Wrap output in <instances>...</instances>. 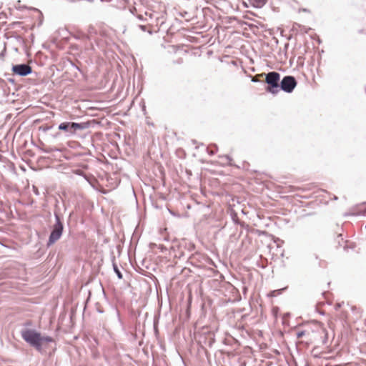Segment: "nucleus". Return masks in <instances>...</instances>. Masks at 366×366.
I'll return each mask as SVG.
<instances>
[{"instance_id":"nucleus-1","label":"nucleus","mask_w":366,"mask_h":366,"mask_svg":"<svg viewBox=\"0 0 366 366\" xmlns=\"http://www.w3.org/2000/svg\"><path fill=\"white\" fill-rule=\"evenodd\" d=\"M303 337H306V341L310 342L317 341L325 342L327 339V332L322 323L313 322L297 333L298 338H302Z\"/></svg>"},{"instance_id":"nucleus-2","label":"nucleus","mask_w":366,"mask_h":366,"mask_svg":"<svg viewBox=\"0 0 366 366\" xmlns=\"http://www.w3.org/2000/svg\"><path fill=\"white\" fill-rule=\"evenodd\" d=\"M22 338L37 350L40 351L43 346L54 342V339L49 336L41 335L34 330H25L21 332Z\"/></svg>"},{"instance_id":"nucleus-3","label":"nucleus","mask_w":366,"mask_h":366,"mask_svg":"<svg viewBox=\"0 0 366 366\" xmlns=\"http://www.w3.org/2000/svg\"><path fill=\"white\" fill-rule=\"evenodd\" d=\"M280 75L276 71H271L266 74L265 82L268 84L266 90L272 94H277L280 92Z\"/></svg>"},{"instance_id":"nucleus-4","label":"nucleus","mask_w":366,"mask_h":366,"mask_svg":"<svg viewBox=\"0 0 366 366\" xmlns=\"http://www.w3.org/2000/svg\"><path fill=\"white\" fill-rule=\"evenodd\" d=\"M84 129L81 124L76 122H63L59 125V129L74 134L77 130Z\"/></svg>"},{"instance_id":"nucleus-5","label":"nucleus","mask_w":366,"mask_h":366,"mask_svg":"<svg viewBox=\"0 0 366 366\" xmlns=\"http://www.w3.org/2000/svg\"><path fill=\"white\" fill-rule=\"evenodd\" d=\"M297 81L293 76H287L282 79L280 89L286 92H291L295 87Z\"/></svg>"},{"instance_id":"nucleus-6","label":"nucleus","mask_w":366,"mask_h":366,"mask_svg":"<svg viewBox=\"0 0 366 366\" xmlns=\"http://www.w3.org/2000/svg\"><path fill=\"white\" fill-rule=\"evenodd\" d=\"M31 67L27 64H18L12 67V71L20 76H26L31 73Z\"/></svg>"},{"instance_id":"nucleus-7","label":"nucleus","mask_w":366,"mask_h":366,"mask_svg":"<svg viewBox=\"0 0 366 366\" xmlns=\"http://www.w3.org/2000/svg\"><path fill=\"white\" fill-rule=\"evenodd\" d=\"M62 233V225L61 223H58L55 225L54 229L51 232L50 237H49V244H53L56 240H58Z\"/></svg>"},{"instance_id":"nucleus-8","label":"nucleus","mask_w":366,"mask_h":366,"mask_svg":"<svg viewBox=\"0 0 366 366\" xmlns=\"http://www.w3.org/2000/svg\"><path fill=\"white\" fill-rule=\"evenodd\" d=\"M249 3L254 6V7H256V8H261L262 7L267 0H249Z\"/></svg>"},{"instance_id":"nucleus-9","label":"nucleus","mask_w":366,"mask_h":366,"mask_svg":"<svg viewBox=\"0 0 366 366\" xmlns=\"http://www.w3.org/2000/svg\"><path fill=\"white\" fill-rule=\"evenodd\" d=\"M282 290H275L271 291L268 294V297H276V296L280 295L282 293Z\"/></svg>"},{"instance_id":"nucleus-10","label":"nucleus","mask_w":366,"mask_h":366,"mask_svg":"<svg viewBox=\"0 0 366 366\" xmlns=\"http://www.w3.org/2000/svg\"><path fill=\"white\" fill-rule=\"evenodd\" d=\"M116 272H117V274H118V277H119V278H122V274L120 273V272H119L118 269H116Z\"/></svg>"},{"instance_id":"nucleus-11","label":"nucleus","mask_w":366,"mask_h":366,"mask_svg":"<svg viewBox=\"0 0 366 366\" xmlns=\"http://www.w3.org/2000/svg\"><path fill=\"white\" fill-rule=\"evenodd\" d=\"M257 76H254V77L252 78V81H254V82H255V81H258V79H257Z\"/></svg>"},{"instance_id":"nucleus-12","label":"nucleus","mask_w":366,"mask_h":366,"mask_svg":"<svg viewBox=\"0 0 366 366\" xmlns=\"http://www.w3.org/2000/svg\"><path fill=\"white\" fill-rule=\"evenodd\" d=\"M140 28L142 29V30L143 31H145L146 28H145V26H140Z\"/></svg>"},{"instance_id":"nucleus-13","label":"nucleus","mask_w":366,"mask_h":366,"mask_svg":"<svg viewBox=\"0 0 366 366\" xmlns=\"http://www.w3.org/2000/svg\"><path fill=\"white\" fill-rule=\"evenodd\" d=\"M263 75H264V74H259V76H262Z\"/></svg>"}]
</instances>
